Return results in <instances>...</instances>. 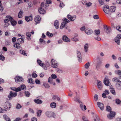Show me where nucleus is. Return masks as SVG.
Masks as SVG:
<instances>
[{
    "mask_svg": "<svg viewBox=\"0 0 121 121\" xmlns=\"http://www.w3.org/2000/svg\"><path fill=\"white\" fill-rule=\"evenodd\" d=\"M34 101L36 104H40L42 103L43 101L41 100L38 99H35L34 100Z\"/></svg>",
    "mask_w": 121,
    "mask_h": 121,
    "instance_id": "aec40b11",
    "label": "nucleus"
},
{
    "mask_svg": "<svg viewBox=\"0 0 121 121\" xmlns=\"http://www.w3.org/2000/svg\"><path fill=\"white\" fill-rule=\"evenodd\" d=\"M17 93L16 92L13 93L12 91H10L9 95H8V97L9 99L11 100L12 98L15 97L17 95Z\"/></svg>",
    "mask_w": 121,
    "mask_h": 121,
    "instance_id": "f03ea898",
    "label": "nucleus"
},
{
    "mask_svg": "<svg viewBox=\"0 0 121 121\" xmlns=\"http://www.w3.org/2000/svg\"><path fill=\"white\" fill-rule=\"evenodd\" d=\"M67 18L71 21H73L76 19V16L75 15H74L73 16H72L71 15H68L67 16Z\"/></svg>",
    "mask_w": 121,
    "mask_h": 121,
    "instance_id": "2eb2a0df",
    "label": "nucleus"
},
{
    "mask_svg": "<svg viewBox=\"0 0 121 121\" xmlns=\"http://www.w3.org/2000/svg\"><path fill=\"white\" fill-rule=\"evenodd\" d=\"M50 106L52 108H55L56 107V104L55 102H53L50 104Z\"/></svg>",
    "mask_w": 121,
    "mask_h": 121,
    "instance_id": "72a5a7b5",
    "label": "nucleus"
},
{
    "mask_svg": "<svg viewBox=\"0 0 121 121\" xmlns=\"http://www.w3.org/2000/svg\"><path fill=\"white\" fill-rule=\"evenodd\" d=\"M15 90L16 91V92H18L21 91L22 90H25L26 89V86L24 85H22L20 87H19L16 88H15Z\"/></svg>",
    "mask_w": 121,
    "mask_h": 121,
    "instance_id": "20e7f679",
    "label": "nucleus"
},
{
    "mask_svg": "<svg viewBox=\"0 0 121 121\" xmlns=\"http://www.w3.org/2000/svg\"><path fill=\"white\" fill-rule=\"evenodd\" d=\"M116 9V7L114 6H111L109 9L110 12H113L115 11Z\"/></svg>",
    "mask_w": 121,
    "mask_h": 121,
    "instance_id": "4be33fe9",
    "label": "nucleus"
},
{
    "mask_svg": "<svg viewBox=\"0 0 121 121\" xmlns=\"http://www.w3.org/2000/svg\"><path fill=\"white\" fill-rule=\"evenodd\" d=\"M38 10L39 13L41 14H44L45 13V11L43 8H39Z\"/></svg>",
    "mask_w": 121,
    "mask_h": 121,
    "instance_id": "a211bd4d",
    "label": "nucleus"
},
{
    "mask_svg": "<svg viewBox=\"0 0 121 121\" xmlns=\"http://www.w3.org/2000/svg\"><path fill=\"white\" fill-rule=\"evenodd\" d=\"M14 47L18 49H19L20 47V45L19 43H15L13 45Z\"/></svg>",
    "mask_w": 121,
    "mask_h": 121,
    "instance_id": "a878e982",
    "label": "nucleus"
},
{
    "mask_svg": "<svg viewBox=\"0 0 121 121\" xmlns=\"http://www.w3.org/2000/svg\"><path fill=\"white\" fill-rule=\"evenodd\" d=\"M77 56L78 58V60L79 62H81L82 61V58L81 57V54L80 52L77 51H76Z\"/></svg>",
    "mask_w": 121,
    "mask_h": 121,
    "instance_id": "9d476101",
    "label": "nucleus"
},
{
    "mask_svg": "<svg viewBox=\"0 0 121 121\" xmlns=\"http://www.w3.org/2000/svg\"><path fill=\"white\" fill-rule=\"evenodd\" d=\"M42 111L40 110H38L37 111V115L38 117H40Z\"/></svg>",
    "mask_w": 121,
    "mask_h": 121,
    "instance_id": "cd10ccee",
    "label": "nucleus"
},
{
    "mask_svg": "<svg viewBox=\"0 0 121 121\" xmlns=\"http://www.w3.org/2000/svg\"><path fill=\"white\" fill-rule=\"evenodd\" d=\"M47 35L49 37H52L53 36V34L52 33H50L48 31L47 32Z\"/></svg>",
    "mask_w": 121,
    "mask_h": 121,
    "instance_id": "e433bc0d",
    "label": "nucleus"
},
{
    "mask_svg": "<svg viewBox=\"0 0 121 121\" xmlns=\"http://www.w3.org/2000/svg\"><path fill=\"white\" fill-rule=\"evenodd\" d=\"M43 86L45 87L46 88H48L50 87V86L47 83H45L43 84Z\"/></svg>",
    "mask_w": 121,
    "mask_h": 121,
    "instance_id": "49530a36",
    "label": "nucleus"
},
{
    "mask_svg": "<svg viewBox=\"0 0 121 121\" xmlns=\"http://www.w3.org/2000/svg\"><path fill=\"white\" fill-rule=\"evenodd\" d=\"M90 65V63L89 62H87L85 65V67L86 69H88Z\"/></svg>",
    "mask_w": 121,
    "mask_h": 121,
    "instance_id": "a18cd8bd",
    "label": "nucleus"
},
{
    "mask_svg": "<svg viewBox=\"0 0 121 121\" xmlns=\"http://www.w3.org/2000/svg\"><path fill=\"white\" fill-rule=\"evenodd\" d=\"M51 77L52 78V79H55L57 77V76L56 75L53 74H52L51 75Z\"/></svg>",
    "mask_w": 121,
    "mask_h": 121,
    "instance_id": "4d7b16f0",
    "label": "nucleus"
},
{
    "mask_svg": "<svg viewBox=\"0 0 121 121\" xmlns=\"http://www.w3.org/2000/svg\"><path fill=\"white\" fill-rule=\"evenodd\" d=\"M3 117L7 121H11L10 120V119L9 117L6 115H3Z\"/></svg>",
    "mask_w": 121,
    "mask_h": 121,
    "instance_id": "7c9ffc66",
    "label": "nucleus"
},
{
    "mask_svg": "<svg viewBox=\"0 0 121 121\" xmlns=\"http://www.w3.org/2000/svg\"><path fill=\"white\" fill-rule=\"evenodd\" d=\"M116 29L120 32H121V26H118L116 27Z\"/></svg>",
    "mask_w": 121,
    "mask_h": 121,
    "instance_id": "de8ad7c7",
    "label": "nucleus"
},
{
    "mask_svg": "<svg viewBox=\"0 0 121 121\" xmlns=\"http://www.w3.org/2000/svg\"><path fill=\"white\" fill-rule=\"evenodd\" d=\"M94 98H95V101H97L98 98V95L96 94L94 96Z\"/></svg>",
    "mask_w": 121,
    "mask_h": 121,
    "instance_id": "13d9d810",
    "label": "nucleus"
},
{
    "mask_svg": "<svg viewBox=\"0 0 121 121\" xmlns=\"http://www.w3.org/2000/svg\"><path fill=\"white\" fill-rule=\"evenodd\" d=\"M58 24V21L56 20L55 21L54 23V25L56 29L58 28L59 27Z\"/></svg>",
    "mask_w": 121,
    "mask_h": 121,
    "instance_id": "c85d7f7f",
    "label": "nucleus"
},
{
    "mask_svg": "<svg viewBox=\"0 0 121 121\" xmlns=\"http://www.w3.org/2000/svg\"><path fill=\"white\" fill-rule=\"evenodd\" d=\"M34 81L32 78H30L29 79L28 82L31 83H33Z\"/></svg>",
    "mask_w": 121,
    "mask_h": 121,
    "instance_id": "864d4df0",
    "label": "nucleus"
},
{
    "mask_svg": "<svg viewBox=\"0 0 121 121\" xmlns=\"http://www.w3.org/2000/svg\"><path fill=\"white\" fill-rule=\"evenodd\" d=\"M85 32L87 34L89 35L92 34L93 33V31L91 30L86 29L85 30Z\"/></svg>",
    "mask_w": 121,
    "mask_h": 121,
    "instance_id": "5701e85b",
    "label": "nucleus"
},
{
    "mask_svg": "<svg viewBox=\"0 0 121 121\" xmlns=\"http://www.w3.org/2000/svg\"><path fill=\"white\" fill-rule=\"evenodd\" d=\"M26 35L27 36V39L28 40H30V39L31 33L30 32H27L26 33Z\"/></svg>",
    "mask_w": 121,
    "mask_h": 121,
    "instance_id": "b1692460",
    "label": "nucleus"
},
{
    "mask_svg": "<svg viewBox=\"0 0 121 121\" xmlns=\"http://www.w3.org/2000/svg\"><path fill=\"white\" fill-rule=\"evenodd\" d=\"M37 120L36 118L35 117H33L31 119V121H37Z\"/></svg>",
    "mask_w": 121,
    "mask_h": 121,
    "instance_id": "bf43d9fd",
    "label": "nucleus"
},
{
    "mask_svg": "<svg viewBox=\"0 0 121 121\" xmlns=\"http://www.w3.org/2000/svg\"><path fill=\"white\" fill-rule=\"evenodd\" d=\"M29 110L30 112L32 113H34V112L33 109H32L30 108H29Z\"/></svg>",
    "mask_w": 121,
    "mask_h": 121,
    "instance_id": "680f3d73",
    "label": "nucleus"
},
{
    "mask_svg": "<svg viewBox=\"0 0 121 121\" xmlns=\"http://www.w3.org/2000/svg\"><path fill=\"white\" fill-rule=\"evenodd\" d=\"M115 113L111 111L110 112V114L109 115L107 116L108 118L110 119L112 118L113 117H114L115 115Z\"/></svg>",
    "mask_w": 121,
    "mask_h": 121,
    "instance_id": "9b49d317",
    "label": "nucleus"
},
{
    "mask_svg": "<svg viewBox=\"0 0 121 121\" xmlns=\"http://www.w3.org/2000/svg\"><path fill=\"white\" fill-rule=\"evenodd\" d=\"M23 13L22 10H21L18 13V17L19 18H21L22 17V16L23 15Z\"/></svg>",
    "mask_w": 121,
    "mask_h": 121,
    "instance_id": "393cba45",
    "label": "nucleus"
},
{
    "mask_svg": "<svg viewBox=\"0 0 121 121\" xmlns=\"http://www.w3.org/2000/svg\"><path fill=\"white\" fill-rule=\"evenodd\" d=\"M22 108L21 105L19 104H17L16 105V108L17 109H18Z\"/></svg>",
    "mask_w": 121,
    "mask_h": 121,
    "instance_id": "37998d69",
    "label": "nucleus"
},
{
    "mask_svg": "<svg viewBox=\"0 0 121 121\" xmlns=\"http://www.w3.org/2000/svg\"><path fill=\"white\" fill-rule=\"evenodd\" d=\"M66 24V23H65L64 22L62 23L61 26L60 27V29H62L65 26V25Z\"/></svg>",
    "mask_w": 121,
    "mask_h": 121,
    "instance_id": "58836bf2",
    "label": "nucleus"
},
{
    "mask_svg": "<svg viewBox=\"0 0 121 121\" xmlns=\"http://www.w3.org/2000/svg\"><path fill=\"white\" fill-rule=\"evenodd\" d=\"M93 18L95 19H97L99 18L98 16L97 15H95L93 16Z\"/></svg>",
    "mask_w": 121,
    "mask_h": 121,
    "instance_id": "0e129e2a",
    "label": "nucleus"
},
{
    "mask_svg": "<svg viewBox=\"0 0 121 121\" xmlns=\"http://www.w3.org/2000/svg\"><path fill=\"white\" fill-rule=\"evenodd\" d=\"M104 29L105 32L107 34H109L111 31V29L110 27H108L105 25H104Z\"/></svg>",
    "mask_w": 121,
    "mask_h": 121,
    "instance_id": "6e6552de",
    "label": "nucleus"
},
{
    "mask_svg": "<svg viewBox=\"0 0 121 121\" xmlns=\"http://www.w3.org/2000/svg\"><path fill=\"white\" fill-rule=\"evenodd\" d=\"M6 18H9V20L10 22L13 21V18L12 17L10 16H7L6 17Z\"/></svg>",
    "mask_w": 121,
    "mask_h": 121,
    "instance_id": "c03bdc74",
    "label": "nucleus"
},
{
    "mask_svg": "<svg viewBox=\"0 0 121 121\" xmlns=\"http://www.w3.org/2000/svg\"><path fill=\"white\" fill-rule=\"evenodd\" d=\"M37 61L38 63L39 64L40 66H43V64L42 63V61H40V60H37Z\"/></svg>",
    "mask_w": 121,
    "mask_h": 121,
    "instance_id": "a19ab883",
    "label": "nucleus"
},
{
    "mask_svg": "<svg viewBox=\"0 0 121 121\" xmlns=\"http://www.w3.org/2000/svg\"><path fill=\"white\" fill-rule=\"evenodd\" d=\"M20 53L24 55V56H26L27 55V54L26 52L23 50H20Z\"/></svg>",
    "mask_w": 121,
    "mask_h": 121,
    "instance_id": "bb28decb",
    "label": "nucleus"
},
{
    "mask_svg": "<svg viewBox=\"0 0 121 121\" xmlns=\"http://www.w3.org/2000/svg\"><path fill=\"white\" fill-rule=\"evenodd\" d=\"M116 73L117 74L119 75H121V71L120 70H118L117 71V72Z\"/></svg>",
    "mask_w": 121,
    "mask_h": 121,
    "instance_id": "338daca9",
    "label": "nucleus"
},
{
    "mask_svg": "<svg viewBox=\"0 0 121 121\" xmlns=\"http://www.w3.org/2000/svg\"><path fill=\"white\" fill-rule=\"evenodd\" d=\"M104 0H99V1L100 5H102L104 4Z\"/></svg>",
    "mask_w": 121,
    "mask_h": 121,
    "instance_id": "5fc2aeb1",
    "label": "nucleus"
},
{
    "mask_svg": "<svg viewBox=\"0 0 121 121\" xmlns=\"http://www.w3.org/2000/svg\"><path fill=\"white\" fill-rule=\"evenodd\" d=\"M4 107L5 108L9 110L10 108V104L8 102H6L4 105Z\"/></svg>",
    "mask_w": 121,
    "mask_h": 121,
    "instance_id": "f8f14e48",
    "label": "nucleus"
},
{
    "mask_svg": "<svg viewBox=\"0 0 121 121\" xmlns=\"http://www.w3.org/2000/svg\"><path fill=\"white\" fill-rule=\"evenodd\" d=\"M97 84L98 88L99 89H101L103 87L101 82L99 80H97Z\"/></svg>",
    "mask_w": 121,
    "mask_h": 121,
    "instance_id": "dca6fc26",
    "label": "nucleus"
},
{
    "mask_svg": "<svg viewBox=\"0 0 121 121\" xmlns=\"http://www.w3.org/2000/svg\"><path fill=\"white\" fill-rule=\"evenodd\" d=\"M25 95L27 97H29L30 95L29 92L27 91H26L25 92Z\"/></svg>",
    "mask_w": 121,
    "mask_h": 121,
    "instance_id": "79ce46f5",
    "label": "nucleus"
},
{
    "mask_svg": "<svg viewBox=\"0 0 121 121\" xmlns=\"http://www.w3.org/2000/svg\"><path fill=\"white\" fill-rule=\"evenodd\" d=\"M11 24L13 26H15L17 23L16 21H12L11 22Z\"/></svg>",
    "mask_w": 121,
    "mask_h": 121,
    "instance_id": "ea45409f",
    "label": "nucleus"
},
{
    "mask_svg": "<svg viewBox=\"0 0 121 121\" xmlns=\"http://www.w3.org/2000/svg\"><path fill=\"white\" fill-rule=\"evenodd\" d=\"M110 92L113 95H116V93L114 88H112L111 90H110Z\"/></svg>",
    "mask_w": 121,
    "mask_h": 121,
    "instance_id": "f704fd0d",
    "label": "nucleus"
},
{
    "mask_svg": "<svg viewBox=\"0 0 121 121\" xmlns=\"http://www.w3.org/2000/svg\"><path fill=\"white\" fill-rule=\"evenodd\" d=\"M21 120V118H16L15 120H14V121H20Z\"/></svg>",
    "mask_w": 121,
    "mask_h": 121,
    "instance_id": "774afa93",
    "label": "nucleus"
},
{
    "mask_svg": "<svg viewBox=\"0 0 121 121\" xmlns=\"http://www.w3.org/2000/svg\"><path fill=\"white\" fill-rule=\"evenodd\" d=\"M81 108L82 110H83L84 109L85 110H86V108L85 105H83V104H81L80 105Z\"/></svg>",
    "mask_w": 121,
    "mask_h": 121,
    "instance_id": "c9c22d12",
    "label": "nucleus"
},
{
    "mask_svg": "<svg viewBox=\"0 0 121 121\" xmlns=\"http://www.w3.org/2000/svg\"><path fill=\"white\" fill-rule=\"evenodd\" d=\"M40 20L41 18L39 16H36L35 18V21L36 23V24L39 23L40 22Z\"/></svg>",
    "mask_w": 121,
    "mask_h": 121,
    "instance_id": "ddd939ff",
    "label": "nucleus"
},
{
    "mask_svg": "<svg viewBox=\"0 0 121 121\" xmlns=\"http://www.w3.org/2000/svg\"><path fill=\"white\" fill-rule=\"evenodd\" d=\"M97 104L98 107L100 109L102 110H103L104 109V104H103L100 102H98Z\"/></svg>",
    "mask_w": 121,
    "mask_h": 121,
    "instance_id": "f3484780",
    "label": "nucleus"
},
{
    "mask_svg": "<svg viewBox=\"0 0 121 121\" xmlns=\"http://www.w3.org/2000/svg\"><path fill=\"white\" fill-rule=\"evenodd\" d=\"M100 32V31L99 29L95 30L94 31V33L95 35L94 38L96 40L98 41L100 40L101 39L100 37L99 36Z\"/></svg>",
    "mask_w": 121,
    "mask_h": 121,
    "instance_id": "f257e3e1",
    "label": "nucleus"
},
{
    "mask_svg": "<svg viewBox=\"0 0 121 121\" xmlns=\"http://www.w3.org/2000/svg\"><path fill=\"white\" fill-rule=\"evenodd\" d=\"M14 79L16 82L18 83H19L20 82H23L24 81L22 77L18 76L16 77Z\"/></svg>",
    "mask_w": 121,
    "mask_h": 121,
    "instance_id": "0eeeda50",
    "label": "nucleus"
},
{
    "mask_svg": "<svg viewBox=\"0 0 121 121\" xmlns=\"http://www.w3.org/2000/svg\"><path fill=\"white\" fill-rule=\"evenodd\" d=\"M109 79L108 78V77L107 76H105V78L104 79V82L105 84L107 86L109 85Z\"/></svg>",
    "mask_w": 121,
    "mask_h": 121,
    "instance_id": "1a4fd4ad",
    "label": "nucleus"
},
{
    "mask_svg": "<svg viewBox=\"0 0 121 121\" xmlns=\"http://www.w3.org/2000/svg\"><path fill=\"white\" fill-rule=\"evenodd\" d=\"M111 108L109 106H107L106 107V110L107 111L110 112L111 110Z\"/></svg>",
    "mask_w": 121,
    "mask_h": 121,
    "instance_id": "3c124183",
    "label": "nucleus"
},
{
    "mask_svg": "<svg viewBox=\"0 0 121 121\" xmlns=\"http://www.w3.org/2000/svg\"><path fill=\"white\" fill-rule=\"evenodd\" d=\"M88 48V44H86L84 46V51L86 52H87Z\"/></svg>",
    "mask_w": 121,
    "mask_h": 121,
    "instance_id": "c756f323",
    "label": "nucleus"
},
{
    "mask_svg": "<svg viewBox=\"0 0 121 121\" xmlns=\"http://www.w3.org/2000/svg\"><path fill=\"white\" fill-rule=\"evenodd\" d=\"M51 65L52 67L55 68L57 67V62L56 61L52 59L51 60Z\"/></svg>",
    "mask_w": 121,
    "mask_h": 121,
    "instance_id": "39448f33",
    "label": "nucleus"
},
{
    "mask_svg": "<svg viewBox=\"0 0 121 121\" xmlns=\"http://www.w3.org/2000/svg\"><path fill=\"white\" fill-rule=\"evenodd\" d=\"M112 81L114 82H118V83L120 81L119 80L118 78L116 77L113 78L112 79Z\"/></svg>",
    "mask_w": 121,
    "mask_h": 121,
    "instance_id": "473e14b6",
    "label": "nucleus"
},
{
    "mask_svg": "<svg viewBox=\"0 0 121 121\" xmlns=\"http://www.w3.org/2000/svg\"><path fill=\"white\" fill-rule=\"evenodd\" d=\"M104 12L108 14L110 12L109 6L107 5H104L103 7Z\"/></svg>",
    "mask_w": 121,
    "mask_h": 121,
    "instance_id": "423d86ee",
    "label": "nucleus"
},
{
    "mask_svg": "<svg viewBox=\"0 0 121 121\" xmlns=\"http://www.w3.org/2000/svg\"><path fill=\"white\" fill-rule=\"evenodd\" d=\"M17 42L18 43H24L23 39L19 38L17 39Z\"/></svg>",
    "mask_w": 121,
    "mask_h": 121,
    "instance_id": "2f4dec72",
    "label": "nucleus"
},
{
    "mask_svg": "<svg viewBox=\"0 0 121 121\" xmlns=\"http://www.w3.org/2000/svg\"><path fill=\"white\" fill-rule=\"evenodd\" d=\"M82 120L84 121H89L84 116L83 117Z\"/></svg>",
    "mask_w": 121,
    "mask_h": 121,
    "instance_id": "69168bd1",
    "label": "nucleus"
},
{
    "mask_svg": "<svg viewBox=\"0 0 121 121\" xmlns=\"http://www.w3.org/2000/svg\"><path fill=\"white\" fill-rule=\"evenodd\" d=\"M45 115L48 117H54L55 113L52 112L47 111L46 112Z\"/></svg>",
    "mask_w": 121,
    "mask_h": 121,
    "instance_id": "7ed1b4c3",
    "label": "nucleus"
},
{
    "mask_svg": "<svg viewBox=\"0 0 121 121\" xmlns=\"http://www.w3.org/2000/svg\"><path fill=\"white\" fill-rule=\"evenodd\" d=\"M5 59L4 56L0 54V59L2 60H4Z\"/></svg>",
    "mask_w": 121,
    "mask_h": 121,
    "instance_id": "603ef678",
    "label": "nucleus"
},
{
    "mask_svg": "<svg viewBox=\"0 0 121 121\" xmlns=\"http://www.w3.org/2000/svg\"><path fill=\"white\" fill-rule=\"evenodd\" d=\"M116 103L118 104H120L121 100L118 99H116Z\"/></svg>",
    "mask_w": 121,
    "mask_h": 121,
    "instance_id": "6e6d98bb",
    "label": "nucleus"
},
{
    "mask_svg": "<svg viewBox=\"0 0 121 121\" xmlns=\"http://www.w3.org/2000/svg\"><path fill=\"white\" fill-rule=\"evenodd\" d=\"M52 79L50 77L48 79V82L50 84H52L53 83V82H52Z\"/></svg>",
    "mask_w": 121,
    "mask_h": 121,
    "instance_id": "8fccbe9b",
    "label": "nucleus"
},
{
    "mask_svg": "<svg viewBox=\"0 0 121 121\" xmlns=\"http://www.w3.org/2000/svg\"><path fill=\"white\" fill-rule=\"evenodd\" d=\"M62 39L64 41L67 42H70V40L65 35H63L62 38Z\"/></svg>",
    "mask_w": 121,
    "mask_h": 121,
    "instance_id": "4468645a",
    "label": "nucleus"
},
{
    "mask_svg": "<svg viewBox=\"0 0 121 121\" xmlns=\"http://www.w3.org/2000/svg\"><path fill=\"white\" fill-rule=\"evenodd\" d=\"M25 19L26 21L29 22L32 20V17L31 16H30L29 17L26 16L25 17Z\"/></svg>",
    "mask_w": 121,
    "mask_h": 121,
    "instance_id": "412c9836",
    "label": "nucleus"
},
{
    "mask_svg": "<svg viewBox=\"0 0 121 121\" xmlns=\"http://www.w3.org/2000/svg\"><path fill=\"white\" fill-rule=\"evenodd\" d=\"M116 86L118 89H121V81H119L118 83H117L116 84Z\"/></svg>",
    "mask_w": 121,
    "mask_h": 121,
    "instance_id": "6ab92c4d",
    "label": "nucleus"
},
{
    "mask_svg": "<svg viewBox=\"0 0 121 121\" xmlns=\"http://www.w3.org/2000/svg\"><path fill=\"white\" fill-rule=\"evenodd\" d=\"M64 21L65 22L64 23H68L69 22V21L66 18H65L64 19Z\"/></svg>",
    "mask_w": 121,
    "mask_h": 121,
    "instance_id": "e2e57ef3",
    "label": "nucleus"
},
{
    "mask_svg": "<svg viewBox=\"0 0 121 121\" xmlns=\"http://www.w3.org/2000/svg\"><path fill=\"white\" fill-rule=\"evenodd\" d=\"M92 3L90 2L86 3V6L89 7L91 5Z\"/></svg>",
    "mask_w": 121,
    "mask_h": 121,
    "instance_id": "09e8293b",
    "label": "nucleus"
},
{
    "mask_svg": "<svg viewBox=\"0 0 121 121\" xmlns=\"http://www.w3.org/2000/svg\"><path fill=\"white\" fill-rule=\"evenodd\" d=\"M104 92L105 94L107 95H108L109 93V92L108 90H105L104 91Z\"/></svg>",
    "mask_w": 121,
    "mask_h": 121,
    "instance_id": "052dcab7",
    "label": "nucleus"
},
{
    "mask_svg": "<svg viewBox=\"0 0 121 121\" xmlns=\"http://www.w3.org/2000/svg\"><path fill=\"white\" fill-rule=\"evenodd\" d=\"M115 42H116L117 44L119 45L120 43V40L119 39L117 38H116L115 39Z\"/></svg>",
    "mask_w": 121,
    "mask_h": 121,
    "instance_id": "4c0bfd02",
    "label": "nucleus"
}]
</instances>
